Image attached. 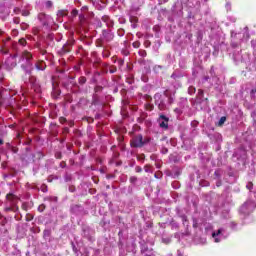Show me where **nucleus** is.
Returning <instances> with one entry per match:
<instances>
[{
    "instance_id": "nucleus-34",
    "label": "nucleus",
    "mask_w": 256,
    "mask_h": 256,
    "mask_svg": "<svg viewBox=\"0 0 256 256\" xmlns=\"http://www.w3.org/2000/svg\"><path fill=\"white\" fill-rule=\"evenodd\" d=\"M51 200L52 201H57V197H52Z\"/></svg>"
},
{
    "instance_id": "nucleus-12",
    "label": "nucleus",
    "mask_w": 256,
    "mask_h": 256,
    "mask_svg": "<svg viewBox=\"0 0 256 256\" xmlns=\"http://www.w3.org/2000/svg\"><path fill=\"white\" fill-rule=\"evenodd\" d=\"M132 46L134 47V49H139V47H141V42L135 41L133 42Z\"/></svg>"
},
{
    "instance_id": "nucleus-27",
    "label": "nucleus",
    "mask_w": 256,
    "mask_h": 256,
    "mask_svg": "<svg viewBox=\"0 0 256 256\" xmlns=\"http://www.w3.org/2000/svg\"><path fill=\"white\" fill-rule=\"evenodd\" d=\"M199 97H203V90H198Z\"/></svg>"
},
{
    "instance_id": "nucleus-4",
    "label": "nucleus",
    "mask_w": 256,
    "mask_h": 256,
    "mask_svg": "<svg viewBox=\"0 0 256 256\" xmlns=\"http://www.w3.org/2000/svg\"><path fill=\"white\" fill-rule=\"evenodd\" d=\"M150 141H151L150 138H146L143 140V135L139 134L132 139L131 147H136V148L143 147L145 143H149Z\"/></svg>"
},
{
    "instance_id": "nucleus-37",
    "label": "nucleus",
    "mask_w": 256,
    "mask_h": 256,
    "mask_svg": "<svg viewBox=\"0 0 256 256\" xmlns=\"http://www.w3.org/2000/svg\"><path fill=\"white\" fill-rule=\"evenodd\" d=\"M193 227H197V223L196 222L193 223Z\"/></svg>"
},
{
    "instance_id": "nucleus-38",
    "label": "nucleus",
    "mask_w": 256,
    "mask_h": 256,
    "mask_svg": "<svg viewBox=\"0 0 256 256\" xmlns=\"http://www.w3.org/2000/svg\"><path fill=\"white\" fill-rule=\"evenodd\" d=\"M217 187H221V183H217Z\"/></svg>"
},
{
    "instance_id": "nucleus-30",
    "label": "nucleus",
    "mask_w": 256,
    "mask_h": 256,
    "mask_svg": "<svg viewBox=\"0 0 256 256\" xmlns=\"http://www.w3.org/2000/svg\"><path fill=\"white\" fill-rule=\"evenodd\" d=\"M160 1V5H162V3H167L169 0H159Z\"/></svg>"
},
{
    "instance_id": "nucleus-42",
    "label": "nucleus",
    "mask_w": 256,
    "mask_h": 256,
    "mask_svg": "<svg viewBox=\"0 0 256 256\" xmlns=\"http://www.w3.org/2000/svg\"><path fill=\"white\" fill-rule=\"evenodd\" d=\"M0 145H3V140H0Z\"/></svg>"
},
{
    "instance_id": "nucleus-44",
    "label": "nucleus",
    "mask_w": 256,
    "mask_h": 256,
    "mask_svg": "<svg viewBox=\"0 0 256 256\" xmlns=\"http://www.w3.org/2000/svg\"><path fill=\"white\" fill-rule=\"evenodd\" d=\"M2 34H3V31L0 30V35H2Z\"/></svg>"
},
{
    "instance_id": "nucleus-9",
    "label": "nucleus",
    "mask_w": 256,
    "mask_h": 256,
    "mask_svg": "<svg viewBox=\"0 0 256 256\" xmlns=\"http://www.w3.org/2000/svg\"><path fill=\"white\" fill-rule=\"evenodd\" d=\"M6 199L9 201V203H11V205H15V203L18 201L17 196H15L13 193L7 194Z\"/></svg>"
},
{
    "instance_id": "nucleus-33",
    "label": "nucleus",
    "mask_w": 256,
    "mask_h": 256,
    "mask_svg": "<svg viewBox=\"0 0 256 256\" xmlns=\"http://www.w3.org/2000/svg\"><path fill=\"white\" fill-rule=\"evenodd\" d=\"M87 9H88L87 6L82 7V11H87Z\"/></svg>"
},
{
    "instance_id": "nucleus-31",
    "label": "nucleus",
    "mask_w": 256,
    "mask_h": 256,
    "mask_svg": "<svg viewBox=\"0 0 256 256\" xmlns=\"http://www.w3.org/2000/svg\"><path fill=\"white\" fill-rule=\"evenodd\" d=\"M231 8V4L227 3L226 4V9H230Z\"/></svg>"
},
{
    "instance_id": "nucleus-21",
    "label": "nucleus",
    "mask_w": 256,
    "mask_h": 256,
    "mask_svg": "<svg viewBox=\"0 0 256 256\" xmlns=\"http://www.w3.org/2000/svg\"><path fill=\"white\" fill-rule=\"evenodd\" d=\"M144 171H145L146 173H151V167L145 166V167H144Z\"/></svg>"
},
{
    "instance_id": "nucleus-24",
    "label": "nucleus",
    "mask_w": 256,
    "mask_h": 256,
    "mask_svg": "<svg viewBox=\"0 0 256 256\" xmlns=\"http://www.w3.org/2000/svg\"><path fill=\"white\" fill-rule=\"evenodd\" d=\"M135 171H136V173H141V171H143V169L141 167L137 166L135 168Z\"/></svg>"
},
{
    "instance_id": "nucleus-16",
    "label": "nucleus",
    "mask_w": 256,
    "mask_h": 256,
    "mask_svg": "<svg viewBox=\"0 0 256 256\" xmlns=\"http://www.w3.org/2000/svg\"><path fill=\"white\" fill-rule=\"evenodd\" d=\"M21 14L23 15V17H29V10L24 9L21 11Z\"/></svg>"
},
{
    "instance_id": "nucleus-18",
    "label": "nucleus",
    "mask_w": 256,
    "mask_h": 256,
    "mask_svg": "<svg viewBox=\"0 0 256 256\" xmlns=\"http://www.w3.org/2000/svg\"><path fill=\"white\" fill-rule=\"evenodd\" d=\"M86 81H87V79H86L85 77H80V78H79V83H80L81 85L85 84Z\"/></svg>"
},
{
    "instance_id": "nucleus-36",
    "label": "nucleus",
    "mask_w": 256,
    "mask_h": 256,
    "mask_svg": "<svg viewBox=\"0 0 256 256\" xmlns=\"http://www.w3.org/2000/svg\"><path fill=\"white\" fill-rule=\"evenodd\" d=\"M256 41H252V46L255 47Z\"/></svg>"
},
{
    "instance_id": "nucleus-23",
    "label": "nucleus",
    "mask_w": 256,
    "mask_h": 256,
    "mask_svg": "<svg viewBox=\"0 0 256 256\" xmlns=\"http://www.w3.org/2000/svg\"><path fill=\"white\" fill-rule=\"evenodd\" d=\"M247 189H249V191H251V189H253V183L249 182L247 185H246Z\"/></svg>"
},
{
    "instance_id": "nucleus-2",
    "label": "nucleus",
    "mask_w": 256,
    "mask_h": 256,
    "mask_svg": "<svg viewBox=\"0 0 256 256\" xmlns=\"http://www.w3.org/2000/svg\"><path fill=\"white\" fill-rule=\"evenodd\" d=\"M228 237H229V232L227 231V228L222 227L212 233V238L214 240V243H221V241L225 240Z\"/></svg>"
},
{
    "instance_id": "nucleus-3",
    "label": "nucleus",
    "mask_w": 256,
    "mask_h": 256,
    "mask_svg": "<svg viewBox=\"0 0 256 256\" xmlns=\"http://www.w3.org/2000/svg\"><path fill=\"white\" fill-rule=\"evenodd\" d=\"M3 67L6 69V71H13V69L17 67V55L8 57L5 60Z\"/></svg>"
},
{
    "instance_id": "nucleus-29",
    "label": "nucleus",
    "mask_w": 256,
    "mask_h": 256,
    "mask_svg": "<svg viewBox=\"0 0 256 256\" xmlns=\"http://www.w3.org/2000/svg\"><path fill=\"white\" fill-rule=\"evenodd\" d=\"M252 117H253L254 121H256V111L252 113Z\"/></svg>"
},
{
    "instance_id": "nucleus-17",
    "label": "nucleus",
    "mask_w": 256,
    "mask_h": 256,
    "mask_svg": "<svg viewBox=\"0 0 256 256\" xmlns=\"http://www.w3.org/2000/svg\"><path fill=\"white\" fill-rule=\"evenodd\" d=\"M140 57H147V51L145 50H139Z\"/></svg>"
},
{
    "instance_id": "nucleus-10",
    "label": "nucleus",
    "mask_w": 256,
    "mask_h": 256,
    "mask_svg": "<svg viewBox=\"0 0 256 256\" xmlns=\"http://www.w3.org/2000/svg\"><path fill=\"white\" fill-rule=\"evenodd\" d=\"M47 65L45 64V62L43 61H38L36 62L35 64V68L38 70V71H45Z\"/></svg>"
},
{
    "instance_id": "nucleus-46",
    "label": "nucleus",
    "mask_w": 256,
    "mask_h": 256,
    "mask_svg": "<svg viewBox=\"0 0 256 256\" xmlns=\"http://www.w3.org/2000/svg\"><path fill=\"white\" fill-rule=\"evenodd\" d=\"M163 242L165 243V239H163Z\"/></svg>"
},
{
    "instance_id": "nucleus-26",
    "label": "nucleus",
    "mask_w": 256,
    "mask_h": 256,
    "mask_svg": "<svg viewBox=\"0 0 256 256\" xmlns=\"http://www.w3.org/2000/svg\"><path fill=\"white\" fill-rule=\"evenodd\" d=\"M49 233H50L49 230H45V231H44V236H45V237H49Z\"/></svg>"
},
{
    "instance_id": "nucleus-35",
    "label": "nucleus",
    "mask_w": 256,
    "mask_h": 256,
    "mask_svg": "<svg viewBox=\"0 0 256 256\" xmlns=\"http://www.w3.org/2000/svg\"><path fill=\"white\" fill-rule=\"evenodd\" d=\"M40 211H43L44 207L43 206H39L38 208Z\"/></svg>"
},
{
    "instance_id": "nucleus-39",
    "label": "nucleus",
    "mask_w": 256,
    "mask_h": 256,
    "mask_svg": "<svg viewBox=\"0 0 256 256\" xmlns=\"http://www.w3.org/2000/svg\"><path fill=\"white\" fill-rule=\"evenodd\" d=\"M131 21H137V19H136V18H133V19H131Z\"/></svg>"
},
{
    "instance_id": "nucleus-6",
    "label": "nucleus",
    "mask_w": 256,
    "mask_h": 256,
    "mask_svg": "<svg viewBox=\"0 0 256 256\" xmlns=\"http://www.w3.org/2000/svg\"><path fill=\"white\" fill-rule=\"evenodd\" d=\"M154 99L160 111H165V109H167V104H165V102L161 100V94H155Z\"/></svg>"
},
{
    "instance_id": "nucleus-32",
    "label": "nucleus",
    "mask_w": 256,
    "mask_h": 256,
    "mask_svg": "<svg viewBox=\"0 0 256 256\" xmlns=\"http://www.w3.org/2000/svg\"><path fill=\"white\" fill-rule=\"evenodd\" d=\"M168 101H169V103H170V105H171V103H173V98H168Z\"/></svg>"
},
{
    "instance_id": "nucleus-45",
    "label": "nucleus",
    "mask_w": 256,
    "mask_h": 256,
    "mask_svg": "<svg viewBox=\"0 0 256 256\" xmlns=\"http://www.w3.org/2000/svg\"><path fill=\"white\" fill-rule=\"evenodd\" d=\"M165 243H169V240H166Z\"/></svg>"
},
{
    "instance_id": "nucleus-14",
    "label": "nucleus",
    "mask_w": 256,
    "mask_h": 256,
    "mask_svg": "<svg viewBox=\"0 0 256 256\" xmlns=\"http://www.w3.org/2000/svg\"><path fill=\"white\" fill-rule=\"evenodd\" d=\"M19 44L22 45V47H25L27 45V40H25V38H22L19 40Z\"/></svg>"
},
{
    "instance_id": "nucleus-20",
    "label": "nucleus",
    "mask_w": 256,
    "mask_h": 256,
    "mask_svg": "<svg viewBox=\"0 0 256 256\" xmlns=\"http://www.w3.org/2000/svg\"><path fill=\"white\" fill-rule=\"evenodd\" d=\"M118 35L119 37H123V35H125V31L124 30H118Z\"/></svg>"
},
{
    "instance_id": "nucleus-40",
    "label": "nucleus",
    "mask_w": 256,
    "mask_h": 256,
    "mask_svg": "<svg viewBox=\"0 0 256 256\" xmlns=\"http://www.w3.org/2000/svg\"><path fill=\"white\" fill-rule=\"evenodd\" d=\"M110 73H115V70H110Z\"/></svg>"
},
{
    "instance_id": "nucleus-22",
    "label": "nucleus",
    "mask_w": 256,
    "mask_h": 256,
    "mask_svg": "<svg viewBox=\"0 0 256 256\" xmlns=\"http://www.w3.org/2000/svg\"><path fill=\"white\" fill-rule=\"evenodd\" d=\"M130 182L131 183H136L137 182V177H135V176L130 177Z\"/></svg>"
},
{
    "instance_id": "nucleus-41",
    "label": "nucleus",
    "mask_w": 256,
    "mask_h": 256,
    "mask_svg": "<svg viewBox=\"0 0 256 256\" xmlns=\"http://www.w3.org/2000/svg\"><path fill=\"white\" fill-rule=\"evenodd\" d=\"M252 93H256V89H253V90H252Z\"/></svg>"
},
{
    "instance_id": "nucleus-19",
    "label": "nucleus",
    "mask_w": 256,
    "mask_h": 256,
    "mask_svg": "<svg viewBox=\"0 0 256 256\" xmlns=\"http://www.w3.org/2000/svg\"><path fill=\"white\" fill-rule=\"evenodd\" d=\"M79 15V11L77 9L72 10V17H77Z\"/></svg>"
},
{
    "instance_id": "nucleus-43",
    "label": "nucleus",
    "mask_w": 256,
    "mask_h": 256,
    "mask_svg": "<svg viewBox=\"0 0 256 256\" xmlns=\"http://www.w3.org/2000/svg\"><path fill=\"white\" fill-rule=\"evenodd\" d=\"M92 256H99L100 255V252L98 253V255H93V254H91Z\"/></svg>"
},
{
    "instance_id": "nucleus-7",
    "label": "nucleus",
    "mask_w": 256,
    "mask_h": 256,
    "mask_svg": "<svg viewBox=\"0 0 256 256\" xmlns=\"http://www.w3.org/2000/svg\"><path fill=\"white\" fill-rule=\"evenodd\" d=\"M159 126L162 129H168L169 127V118L165 117L164 115L160 116L158 120Z\"/></svg>"
},
{
    "instance_id": "nucleus-11",
    "label": "nucleus",
    "mask_w": 256,
    "mask_h": 256,
    "mask_svg": "<svg viewBox=\"0 0 256 256\" xmlns=\"http://www.w3.org/2000/svg\"><path fill=\"white\" fill-rule=\"evenodd\" d=\"M226 121H227V118L225 116H222L218 121V126L221 127Z\"/></svg>"
},
{
    "instance_id": "nucleus-1",
    "label": "nucleus",
    "mask_w": 256,
    "mask_h": 256,
    "mask_svg": "<svg viewBox=\"0 0 256 256\" xmlns=\"http://www.w3.org/2000/svg\"><path fill=\"white\" fill-rule=\"evenodd\" d=\"M31 59H33V55L27 50L20 54L19 63L26 73H31V71H33V63H31Z\"/></svg>"
},
{
    "instance_id": "nucleus-8",
    "label": "nucleus",
    "mask_w": 256,
    "mask_h": 256,
    "mask_svg": "<svg viewBox=\"0 0 256 256\" xmlns=\"http://www.w3.org/2000/svg\"><path fill=\"white\" fill-rule=\"evenodd\" d=\"M38 19L43 23V25H47L49 23V19H51L49 16H47L45 13L38 14Z\"/></svg>"
},
{
    "instance_id": "nucleus-25",
    "label": "nucleus",
    "mask_w": 256,
    "mask_h": 256,
    "mask_svg": "<svg viewBox=\"0 0 256 256\" xmlns=\"http://www.w3.org/2000/svg\"><path fill=\"white\" fill-rule=\"evenodd\" d=\"M84 237H89V229H88V231L84 230Z\"/></svg>"
},
{
    "instance_id": "nucleus-13",
    "label": "nucleus",
    "mask_w": 256,
    "mask_h": 256,
    "mask_svg": "<svg viewBox=\"0 0 256 256\" xmlns=\"http://www.w3.org/2000/svg\"><path fill=\"white\" fill-rule=\"evenodd\" d=\"M195 91H196V89H195V87H193V86H190V87L188 88V93H189V95H194Z\"/></svg>"
},
{
    "instance_id": "nucleus-5",
    "label": "nucleus",
    "mask_w": 256,
    "mask_h": 256,
    "mask_svg": "<svg viewBox=\"0 0 256 256\" xmlns=\"http://www.w3.org/2000/svg\"><path fill=\"white\" fill-rule=\"evenodd\" d=\"M253 209H255V202L254 201H247L246 203H244L241 206L240 211L244 215H248V213H251V211H253Z\"/></svg>"
},
{
    "instance_id": "nucleus-15",
    "label": "nucleus",
    "mask_w": 256,
    "mask_h": 256,
    "mask_svg": "<svg viewBox=\"0 0 256 256\" xmlns=\"http://www.w3.org/2000/svg\"><path fill=\"white\" fill-rule=\"evenodd\" d=\"M45 7H46L47 9H51V7H53V2H51V1H46Z\"/></svg>"
},
{
    "instance_id": "nucleus-28",
    "label": "nucleus",
    "mask_w": 256,
    "mask_h": 256,
    "mask_svg": "<svg viewBox=\"0 0 256 256\" xmlns=\"http://www.w3.org/2000/svg\"><path fill=\"white\" fill-rule=\"evenodd\" d=\"M174 111H175V113H177L178 115L181 114V109H179V108H176Z\"/></svg>"
}]
</instances>
